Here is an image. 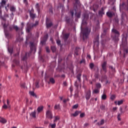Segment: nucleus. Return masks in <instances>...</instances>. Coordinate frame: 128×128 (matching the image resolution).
I'll use <instances>...</instances> for the list:
<instances>
[{
  "label": "nucleus",
  "instance_id": "obj_1",
  "mask_svg": "<svg viewBox=\"0 0 128 128\" xmlns=\"http://www.w3.org/2000/svg\"><path fill=\"white\" fill-rule=\"evenodd\" d=\"M120 32L117 30L116 29L113 28L112 30V37L116 44L120 40V38H120Z\"/></svg>",
  "mask_w": 128,
  "mask_h": 128
},
{
  "label": "nucleus",
  "instance_id": "obj_2",
  "mask_svg": "<svg viewBox=\"0 0 128 128\" xmlns=\"http://www.w3.org/2000/svg\"><path fill=\"white\" fill-rule=\"evenodd\" d=\"M38 21H36L34 24H28L27 28L26 29V32H28V36H29V38H30V36H32V33H30V30H32L34 28H36V26H38Z\"/></svg>",
  "mask_w": 128,
  "mask_h": 128
},
{
  "label": "nucleus",
  "instance_id": "obj_3",
  "mask_svg": "<svg viewBox=\"0 0 128 128\" xmlns=\"http://www.w3.org/2000/svg\"><path fill=\"white\" fill-rule=\"evenodd\" d=\"M82 32L83 34V40H86L88 36V34H90V29L86 27L82 30Z\"/></svg>",
  "mask_w": 128,
  "mask_h": 128
},
{
  "label": "nucleus",
  "instance_id": "obj_4",
  "mask_svg": "<svg viewBox=\"0 0 128 128\" xmlns=\"http://www.w3.org/2000/svg\"><path fill=\"white\" fill-rule=\"evenodd\" d=\"M69 14H71V16L72 18H74V14H75L76 16L78 18H80L82 12H76V10L74 8H72L70 9Z\"/></svg>",
  "mask_w": 128,
  "mask_h": 128
},
{
  "label": "nucleus",
  "instance_id": "obj_5",
  "mask_svg": "<svg viewBox=\"0 0 128 128\" xmlns=\"http://www.w3.org/2000/svg\"><path fill=\"white\" fill-rule=\"evenodd\" d=\"M8 24H3V28H4V32L5 34V36L8 38H10L11 35L10 34V32H8V30L6 29L8 28Z\"/></svg>",
  "mask_w": 128,
  "mask_h": 128
},
{
  "label": "nucleus",
  "instance_id": "obj_6",
  "mask_svg": "<svg viewBox=\"0 0 128 128\" xmlns=\"http://www.w3.org/2000/svg\"><path fill=\"white\" fill-rule=\"evenodd\" d=\"M88 14L84 13V19L82 20V24H88Z\"/></svg>",
  "mask_w": 128,
  "mask_h": 128
},
{
  "label": "nucleus",
  "instance_id": "obj_7",
  "mask_svg": "<svg viewBox=\"0 0 128 128\" xmlns=\"http://www.w3.org/2000/svg\"><path fill=\"white\" fill-rule=\"evenodd\" d=\"M46 116L47 118H49L50 120H52V112L50 110H48L46 111Z\"/></svg>",
  "mask_w": 128,
  "mask_h": 128
},
{
  "label": "nucleus",
  "instance_id": "obj_8",
  "mask_svg": "<svg viewBox=\"0 0 128 128\" xmlns=\"http://www.w3.org/2000/svg\"><path fill=\"white\" fill-rule=\"evenodd\" d=\"M30 46L31 52H36V44L34 43V42H30Z\"/></svg>",
  "mask_w": 128,
  "mask_h": 128
},
{
  "label": "nucleus",
  "instance_id": "obj_9",
  "mask_svg": "<svg viewBox=\"0 0 128 128\" xmlns=\"http://www.w3.org/2000/svg\"><path fill=\"white\" fill-rule=\"evenodd\" d=\"M34 10L32 8L31 9V10L29 11L30 18H31L32 20H34V18H36V14H34Z\"/></svg>",
  "mask_w": 128,
  "mask_h": 128
},
{
  "label": "nucleus",
  "instance_id": "obj_10",
  "mask_svg": "<svg viewBox=\"0 0 128 128\" xmlns=\"http://www.w3.org/2000/svg\"><path fill=\"white\" fill-rule=\"evenodd\" d=\"M90 96H92V92H90V90H88L87 92H86V100H88L90 98Z\"/></svg>",
  "mask_w": 128,
  "mask_h": 128
},
{
  "label": "nucleus",
  "instance_id": "obj_11",
  "mask_svg": "<svg viewBox=\"0 0 128 128\" xmlns=\"http://www.w3.org/2000/svg\"><path fill=\"white\" fill-rule=\"evenodd\" d=\"M48 34H46L44 36L43 39L41 40V44H44L46 40H48Z\"/></svg>",
  "mask_w": 128,
  "mask_h": 128
},
{
  "label": "nucleus",
  "instance_id": "obj_12",
  "mask_svg": "<svg viewBox=\"0 0 128 128\" xmlns=\"http://www.w3.org/2000/svg\"><path fill=\"white\" fill-rule=\"evenodd\" d=\"M28 52H26L24 56H21V58L22 60H24V62H26V60H28Z\"/></svg>",
  "mask_w": 128,
  "mask_h": 128
},
{
  "label": "nucleus",
  "instance_id": "obj_13",
  "mask_svg": "<svg viewBox=\"0 0 128 128\" xmlns=\"http://www.w3.org/2000/svg\"><path fill=\"white\" fill-rule=\"evenodd\" d=\"M102 68L105 72H106V62H104L102 64Z\"/></svg>",
  "mask_w": 128,
  "mask_h": 128
},
{
  "label": "nucleus",
  "instance_id": "obj_14",
  "mask_svg": "<svg viewBox=\"0 0 128 128\" xmlns=\"http://www.w3.org/2000/svg\"><path fill=\"white\" fill-rule=\"evenodd\" d=\"M70 37V33H66L63 35V38L66 42V40H68V38Z\"/></svg>",
  "mask_w": 128,
  "mask_h": 128
},
{
  "label": "nucleus",
  "instance_id": "obj_15",
  "mask_svg": "<svg viewBox=\"0 0 128 128\" xmlns=\"http://www.w3.org/2000/svg\"><path fill=\"white\" fill-rule=\"evenodd\" d=\"M44 106H41L38 107V108H37V112H38V114H40V112H42V110H44Z\"/></svg>",
  "mask_w": 128,
  "mask_h": 128
},
{
  "label": "nucleus",
  "instance_id": "obj_16",
  "mask_svg": "<svg viewBox=\"0 0 128 128\" xmlns=\"http://www.w3.org/2000/svg\"><path fill=\"white\" fill-rule=\"evenodd\" d=\"M7 122L8 121L4 118L2 117H0V122H1V124H6Z\"/></svg>",
  "mask_w": 128,
  "mask_h": 128
},
{
  "label": "nucleus",
  "instance_id": "obj_17",
  "mask_svg": "<svg viewBox=\"0 0 128 128\" xmlns=\"http://www.w3.org/2000/svg\"><path fill=\"white\" fill-rule=\"evenodd\" d=\"M35 8L37 10L38 14H40V4L38 3H36L35 6Z\"/></svg>",
  "mask_w": 128,
  "mask_h": 128
},
{
  "label": "nucleus",
  "instance_id": "obj_18",
  "mask_svg": "<svg viewBox=\"0 0 128 128\" xmlns=\"http://www.w3.org/2000/svg\"><path fill=\"white\" fill-rule=\"evenodd\" d=\"M76 78L78 80H79V82H82V73L78 74L76 75Z\"/></svg>",
  "mask_w": 128,
  "mask_h": 128
},
{
  "label": "nucleus",
  "instance_id": "obj_19",
  "mask_svg": "<svg viewBox=\"0 0 128 128\" xmlns=\"http://www.w3.org/2000/svg\"><path fill=\"white\" fill-rule=\"evenodd\" d=\"M82 82H80V80H77L74 82V86L77 88H78V86H80V84Z\"/></svg>",
  "mask_w": 128,
  "mask_h": 128
},
{
  "label": "nucleus",
  "instance_id": "obj_20",
  "mask_svg": "<svg viewBox=\"0 0 128 128\" xmlns=\"http://www.w3.org/2000/svg\"><path fill=\"white\" fill-rule=\"evenodd\" d=\"M6 4V0H2L1 2H0V4L2 6V8H4V6Z\"/></svg>",
  "mask_w": 128,
  "mask_h": 128
},
{
  "label": "nucleus",
  "instance_id": "obj_21",
  "mask_svg": "<svg viewBox=\"0 0 128 128\" xmlns=\"http://www.w3.org/2000/svg\"><path fill=\"white\" fill-rule=\"evenodd\" d=\"M80 112H81L80 111L76 110L74 114H72V116L74 117L78 116V114H80Z\"/></svg>",
  "mask_w": 128,
  "mask_h": 128
},
{
  "label": "nucleus",
  "instance_id": "obj_22",
  "mask_svg": "<svg viewBox=\"0 0 128 128\" xmlns=\"http://www.w3.org/2000/svg\"><path fill=\"white\" fill-rule=\"evenodd\" d=\"M56 84V80L53 78H50L49 84Z\"/></svg>",
  "mask_w": 128,
  "mask_h": 128
},
{
  "label": "nucleus",
  "instance_id": "obj_23",
  "mask_svg": "<svg viewBox=\"0 0 128 128\" xmlns=\"http://www.w3.org/2000/svg\"><path fill=\"white\" fill-rule=\"evenodd\" d=\"M108 28H105L104 29L103 33L102 34V36H104L108 34Z\"/></svg>",
  "mask_w": 128,
  "mask_h": 128
},
{
  "label": "nucleus",
  "instance_id": "obj_24",
  "mask_svg": "<svg viewBox=\"0 0 128 128\" xmlns=\"http://www.w3.org/2000/svg\"><path fill=\"white\" fill-rule=\"evenodd\" d=\"M98 14H99V16H104V8H102L100 10H99Z\"/></svg>",
  "mask_w": 128,
  "mask_h": 128
},
{
  "label": "nucleus",
  "instance_id": "obj_25",
  "mask_svg": "<svg viewBox=\"0 0 128 128\" xmlns=\"http://www.w3.org/2000/svg\"><path fill=\"white\" fill-rule=\"evenodd\" d=\"M8 52L10 54V56H12V52H14V48L12 47H8Z\"/></svg>",
  "mask_w": 128,
  "mask_h": 128
},
{
  "label": "nucleus",
  "instance_id": "obj_26",
  "mask_svg": "<svg viewBox=\"0 0 128 128\" xmlns=\"http://www.w3.org/2000/svg\"><path fill=\"white\" fill-rule=\"evenodd\" d=\"M122 36H123L122 40H124L126 42V40H128V34L126 33H124L122 34Z\"/></svg>",
  "mask_w": 128,
  "mask_h": 128
},
{
  "label": "nucleus",
  "instance_id": "obj_27",
  "mask_svg": "<svg viewBox=\"0 0 128 128\" xmlns=\"http://www.w3.org/2000/svg\"><path fill=\"white\" fill-rule=\"evenodd\" d=\"M36 110H34V112H31V114H30V116H31L32 118H35L36 117Z\"/></svg>",
  "mask_w": 128,
  "mask_h": 128
},
{
  "label": "nucleus",
  "instance_id": "obj_28",
  "mask_svg": "<svg viewBox=\"0 0 128 128\" xmlns=\"http://www.w3.org/2000/svg\"><path fill=\"white\" fill-rule=\"evenodd\" d=\"M104 124V120L102 119L100 121V122H98L97 123L98 126H102V124Z\"/></svg>",
  "mask_w": 128,
  "mask_h": 128
},
{
  "label": "nucleus",
  "instance_id": "obj_29",
  "mask_svg": "<svg viewBox=\"0 0 128 128\" xmlns=\"http://www.w3.org/2000/svg\"><path fill=\"white\" fill-rule=\"evenodd\" d=\"M16 7H14V6H11L10 7V11L12 12H16Z\"/></svg>",
  "mask_w": 128,
  "mask_h": 128
},
{
  "label": "nucleus",
  "instance_id": "obj_30",
  "mask_svg": "<svg viewBox=\"0 0 128 128\" xmlns=\"http://www.w3.org/2000/svg\"><path fill=\"white\" fill-rule=\"evenodd\" d=\"M94 44H96V46H98V36L96 37L94 41Z\"/></svg>",
  "mask_w": 128,
  "mask_h": 128
},
{
  "label": "nucleus",
  "instance_id": "obj_31",
  "mask_svg": "<svg viewBox=\"0 0 128 128\" xmlns=\"http://www.w3.org/2000/svg\"><path fill=\"white\" fill-rule=\"evenodd\" d=\"M106 14L109 18H112L114 16V14L112 12H107Z\"/></svg>",
  "mask_w": 128,
  "mask_h": 128
},
{
  "label": "nucleus",
  "instance_id": "obj_32",
  "mask_svg": "<svg viewBox=\"0 0 128 128\" xmlns=\"http://www.w3.org/2000/svg\"><path fill=\"white\" fill-rule=\"evenodd\" d=\"M106 105L102 104L100 106V110H106Z\"/></svg>",
  "mask_w": 128,
  "mask_h": 128
},
{
  "label": "nucleus",
  "instance_id": "obj_33",
  "mask_svg": "<svg viewBox=\"0 0 128 128\" xmlns=\"http://www.w3.org/2000/svg\"><path fill=\"white\" fill-rule=\"evenodd\" d=\"M13 62L16 66H18L20 64V61L16 59H14Z\"/></svg>",
  "mask_w": 128,
  "mask_h": 128
},
{
  "label": "nucleus",
  "instance_id": "obj_34",
  "mask_svg": "<svg viewBox=\"0 0 128 128\" xmlns=\"http://www.w3.org/2000/svg\"><path fill=\"white\" fill-rule=\"evenodd\" d=\"M54 110H60V106L59 104H56L54 106Z\"/></svg>",
  "mask_w": 128,
  "mask_h": 128
},
{
  "label": "nucleus",
  "instance_id": "obj_35",
  "mask_svg": "<svg viewBox=\"0 0 128 128\" xmlns=\"http://www.w3.org/2000/svg\"><path fill=\"white\" fill-rule=\"evenodd\" d=\"M102 100H106V94H104L102 96Z\"/></svg>",
  "mask_w": 128,
  "mask_h": 128
},
{
  "label": "nucleus",
  "instance_id": "obj_36",
  "mask_svg": "<svg viewBox=\"0 0 128 128\" xmlns=\"http://www.w3.org/2000/svg\"><path fill=\"white\" fill-rule=\"evenodd\" d=\"M52 22H50V23L46 22V28H48L52 27Z\"/></svg>",
  "mask_w": 128,
  "mask_h": 128
},
{
  "label": "nucleus",
  "instance_id": "obj_37",
  "mask_svg": "<svg viewBox=\"0 0 128 128\" xmlns=\"http://www.w3.org/2000/svg\"><path fill=\"white\" fill-rule=\"evenodd\" d=\"M96 88L97 89L100 90V88H102V84L100 83H98L96 84Z\"/></svg>",
  "mask_w": 128,
  "mask_h": 128
},
{
  "label": "nucleus",
  "instance_id": "obj_38",
  "mask_svg": "<svg viewBox=\"0 0 128 128\" xmlns=\"http://www.w3.org/2000/svg\"><path fill=\"white\" fill-rule=\"evenodd\" d=\"M30 96H34L35 98H36V94H34V92H30Z\"/></svg>",
  "mask_w": 128,
  "mask_h": 128
},
{
  "label": "nucleus",
  "instance_id": "obj_39",
  "mask_svg": "<svg viewBox=\"0 0 128 128\" xmlns=\"http://www.w3.org/2000/svg\"><path fill=\"white\" fill-rule=\"evenodd\" d=\"M66 22H67V24H70V17L66 16Z\"/></svg>",
  "mask_w": 128,
  "mask_h": 128
},
{
  "label": "nucleus",
  "instance_id": "obj_40",
  "mask_svg": "<svg viewBox=\"0 0 128 128\" xmlns=\"http://www.w3.org/2000/svg\"><path fill=\"white\" fill-rule=\"evenodd\" d=\"M109 68H110L112 72H116V68H114L112 66H110Z\"/></svg>",
  "mask_w": 128,
  "mask_h": 128
},
{
  "label": "nucleus",
  "instance_id": "obj_41",
  "mask_svg": "<svg viewBox=\"0 0 128 128\" xmlns=\"http://www.w3.org/2000/svg\"><path fill=\"white\" fill-rule=\"evenodd\" d=\"M94 68V63H90V68L91 70H92Z\"/></svg>",
  "mask_w": 128,
  "mask_h": 128
},
{
  "label": "nucleus",
  "instance_id": "obj_42",
  "mask_svg": "<svg viewBox=\"0 0 128 128\" xmlns=\"http://www.w3.org/2000/svg\"><path fill=\"white\" fill-rule=\"evenodd\" d=\"M14 30H15L16 32H18L20 30V28L18 26H13Z\"/></svg>",
  "mask_w": 128,
  "mask_h": 128
},
{
  "label": "nucleus",
  "instance_id": "obj_43",
  "mask_svg": "<svg viewBox=\"0 0 128 128\" xmlns=\"http://www.w3.org/2000/svg\"><path fill=\"white\" fill-rule=\"evenodd\" d=\"M124 104V100H120L118 102V106H120V104Z\"/></svg>",
  "mask_w": 128,
  "mask_h": 128
},
{
  "label": "nucleus",
  "instance_id": "obj_44",
  "mask_svg": "<svg viewBox=\"0 0 128 128\" xmlns=\"http://www.w3.org/2000/svg\"><path fill=\"white\" fill-rule=\"evenodd\" d=\"M94 94H98L100 92V89L96 88V89L94 90Z\"/></svg>",
  "mask_w": 128,
  "mask_h": 128
},
{
  "label": "nucleus",
  "instance_id": "obj_45",
  "mask_svg": "<svg viewBox=\"0 0 128 128\" xmlns=\"http://www.w3.org/2000/svg\"><path fill=\"white\" fill-rule=\"evenodd\" d=\"M80 64H86V60L84 58H82L80 62Z\"/></svg>",
  "mask_w": 128,
  "mask_h": 128
},
{
  "label": "nucleus",
  "instance_id": "obj_46",
  "mask_svg": "<svg viewBox=\"0 0 128 128\" xmlns=\"http://www.w3.org/2000/svg\"><path fill=\"white\" fill-rule=\"evenodd\" d=\"M110 98L112 100H114L116 99V95H114V94L112 95Z\"/></svg>",
  "mask_w": 128,
  "mask_h": 128
},
{
  "label": "nucleus",
  "instance_id": "obj_47",
  "mask_svg": "<svg viewBox=\"0 0 128 128\" xmlns=\"http://www.w3.org/2000/svg\"><path fill=\"white\" fill-rule=\"evenodd\" d=\"M51 50L53 52H56V47L54 46H52Z\"/></svg>",
  "mask_w": 128,
  "mask_h": 128
},
{
  "label": "nucleus",
  "instance_id": "obj_48",
  "mask_svg": "<svg viewBox=\"0 0 128 128\" xmlns=\"http://www.w3.org/2000/svg\"><path fill=\"white\" fill-rule=\"evenodd\" d=\"M23 2L25 6H28V0H23Z\"/></svg>",
  "mask_w": 128,
  "mask_h": 128
},
{
  "label": "nucleus",
  "instance_id": "obj_49",
  "mask_svg": "<svg viewBox=\"0 0 128 128\" xmlns=\"http://www.w3.org/2000/svg\"><path fill=\"white\" fill-rule=\"evenodd\" d=\"M84 116H86V114H84V112H83V113H81L80 114V118H84Z\"/></svg>",
  "mask_w": 128,
  "mask_h": 128
},
{
  "label": "nucleus",
  "instance_id": "obj_50",
  "mask_svg": "<svg viewBox=\"0 0 128 128\" xmlns=\"http://www.w3.org/2000/svg\"><path fill=\"white\" fill-rule=\"evenodd\" d=\"M58 120H60V117H58V116H56L55 117V120H54V122H56Z\"/></svg>",
  "mask_w": 128,
  "mask_h": 128
},
{
  "label": "nucleus",
  "instance_id": "obj_51",
  "mask_svg": "<svg viewBox=\"0 0 128 128\" xmlns=\"http://www.w3.org/2000/svg\"><path fill=\"white\" fill-rule=\"evenodd\" d=\"M78 108V104H76L72 106V108L74 109H76Z\"/></svg>",
  "mask_w": 128,
  "mask_h": 128
},
{
  "label": "nucleus",
  "instance_id": "obj_52",
  "mask_svg": "<svg viewBox=\"0 0 128 128\" xmlns=\"http://www.w3.org/2000/svg\"><path fill=\"white\" fill-rule=\"evenodd\" d=\"M20 86H21V88H26V83H22L21 84Z\"/></svg>",
  "mask_w": 128,
  "mask_h": 128
},
{
  "label": "nucleus",
  "instance_id": "obj_53",
  "mask_svg": "<svg viewBox=\"0 0 128 128\" xmlns=\"http://www.w3.org/2000/svg\"><path fill=\"white\" fill-rule=\"evenodd\" d=\"M74 54H76V56H78V49H76V48L75 50Z\"/></svg>",
  "mask_w": 128,
  "mask_h": 128
},
{
  "label": "nucleus",
  "instance_id": "obj_54",
  "mask_svg": "<svg viewBox=\"0 0 128 128\" xmlns=\"http://www.w3.org/2000/svg\"><path fill=\"white\" fill-rule=\"evenodd\" d=\"M49 12H50V14H54V11H52V8H50L49 9Z\"/></svg>",
  "mask_w": 128,
  "mask_h": 128
},
{
  "label": "nucleus",
  "instance_id": "obj_55",
  "mask_svg": "<svg viewBox=\"0 0 128 128\" xmlns=\"http://www.w3.org/2000/svg\"><path fill=\"white\" fill-rule=\"evenodd\" d=\"M120 114H124V112L122 111V107L120 108Z\"/></svg>",
  "mask_w": 128,
  "mask_h": 128
},
{
  "label": "nucleus",
  "instance_id": "obj_56",
  "mask_svg": "<svg viewBox=\"0 0 128 128\" xmlns=\"http://www.w3.org/2000/svg\"><path fill=\"white\" fill-rule=\"evenodd\" d=\"M56 44H58V46H60V40H56Z\"/></svg>",
  "mask_w": 128,
  "mask_h": 128
},
{
  "label": "nucleus",
  "instance_id": "obj_57",
  "mask_svg": "<svg viewBox=\"0 0 128 128\" xmlns=\"http://www.w3.org/2000/svg\"><path fill=\"white\" fill-rule=\"evenodd\" d=\"M120 116H121L120 114H118V120H121Z\"/></svg>",
  "mask_w": 128,
  "mask_h": 128
},
{
  "label": "nucleus",
  "instance_id": "obj_58",
  "mask_svg": "<svg viewBox=\"0 0 128 128\" xmlns=\"http://www.w3.org/2000/svg\"><path fill=\"white\" fill-rule=\"evenodd\" d=\"M56 123L54 124H52L51 125V128H55L56 126Z\"/></svg>",
  "mask_w": 128,
  "mask_h": 128
},
{
  "label": "nucleus",
  "instance_id": "obj_59",
  "mask_svg": "<svg viewBox=\"0 0 128 128\" xmlns=\"http://www.w3.org/2000/svg\"><path fill=\"white\" fill-rule=\"evenodd\" d=\"M3 108H4V110H6L8 108V106L6 104H4V105L2 106Z\"/></svg>",
  "mask_w": 128,
  "mask_h": 128
},
{
  "label": "nucleus",
  "instance_id": "obj_60",
  "mask_svg": "<svg viewBox=\"0 0 128 128\" xmlns=\"http://www.w3.org/2000/svg\"><path fill=\"white\" fill-rule=\"evenodd\" d=\"M36 87L37 88H40V86L38 85V82H36Z\"/></svg>",
  "mask_w": 128,
  "mask_h": 128
},
{
  "label": "nucleus",
  "instance_id": "obj_61",
  "mask_svg": "<svg viewBox=\"0 0 128 128\" xmlns=\"http://www.w3.org/2000/svg\"><path fill=\"white\" fill-rule=\"evenodd\" d=\"M36 38H38L39 36H40V33H38V32H36Z\"/></svg>",
  "mask_w": 128,
  "mask_h": 128
},
{
  "label": "nucleus",
  "instance_id": "obj_62",
  "mask_svg": "<svg viewBox=\"0 0 128 128\" xmlns=\"http://www.w3.org/2000/svg\"><path fill=\"white\" fill-rule=\"evenodd\" d=\"M46 52H50V48L48 47H46Z\"/></svg>",
  "mask_w": 128,
  "mask_h": 128
},
{
  "label": "nucleus",
  "instance_id": "obj_63",
  "mask_svg": "<svg viewBox=\"0 0 128 128\" xmlns=\"http://www.w3.org/2000/svg\"><path fill=\"white\" fill-rule=\"evenodd\" d=\"M89 125H90V124L88 123H86L84 124V128H86V126H88Z\"/></svg>",
  "mask_w": 128,
  "mask_h": 128
},
{
  "label": "nucleus",
  "instance_id": "obj_64",
  "mask_svg": "<svg viewBox=\"0 0 128 128\" xmlns=\"http://www.w3.org/2000/svg\"><path fill=\"white\" fill-rule=\"evenodd\" d=\"M96 78H98V74H96L94 75Z\"/></svg>",
  "mask_w": 128,
  "mask_h": 128
}]
</instances>
